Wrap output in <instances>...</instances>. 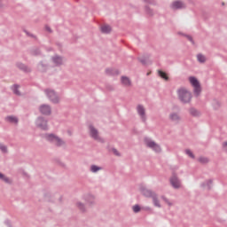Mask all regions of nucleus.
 I'll list each match as a JSON object with an SVG mask.
<instances>
[{"label": "nucleus", "instance_id": "1", "mask_svg": "<svg viewBox=\"0 0 227 227\" xmlns=\"http://www.w3.org/2000/svg\"><path fill=\"white\" fill-rule=\"evenodd\" d=\"M177 96L179 100H181V102L184 104H189L192 98V94H191V91L185 88H180L177 90Z\"/></svg>", "mask_w": 227, "mask_h": 227}, {"label": "nucleus", "instance_id": "2", "mask_svg": "<svg viewBox=\"0 0 227 227\" xmlns=\"http://www.w3.org/2000/svg\"><path fill=\"white\" fill-rule=\"evenodd\" d=\"M189 81L194 90V93L196 95H200V93H201V85H200L198 79L196 77L191 76Z\"/></svg>", "mask_w": 227, "mask_h": 227}, {"label": "nucleus", "instance_id": "3", "mask_svg": "<svg viewBox=\"0 0 227 227\" xmlns=\"http://www.w3.org/2000/svg\"><path fill=\"white\" fill-rule=\"evenodd\" d=\"M45 138L47 139V141H50L51 143H53V145H56V146H63V145H65V142L63 140L54 136L53 134L46 135Z\"/></svg>", "mask_w": 227, "mask_h": 227}, {"label": "nucleus", "instance_id": "4", "mask_svg": "<svg viewBox=\"0 0 227 227\" xmlns=\"http://www.w3.org/2000/svg\"><path fill=\"white\" fill-rule=\"evenodd\" d=\"M142 194H144V196H146L147 198H153L155 207H160V204H159V202L157 201V195L155 193L152 192L146 188H143Z\"/></svg>", "mask_w": 227, "mask_h": 227}, {"label": "nucleus", "instance_id": "5", "mask_svg": "<svg viewBox=\"0 0 227 227\" xmlns=\"http://www.w3.org/2000/svg\"><path fill=\"white\" fill-rule=\"evenodd\" d=\"M145 144L146 146H148V148H152V150H154L157 153L160 152V145H157L154 141L145 138Z\"/></svg>", "mask_w": 227, "mask_h": 227}, {"label": "nucleus", "instance_id": "6", "mask_svg": "<svg viewBox=\"0 0 227 227\" xmlns=\"http://www.w3.org/2000/svg\"><path fill=\"white\" fill-rule=\"evenodd\" d=\"M137 111L141 117L143 121H146V110H145V106L138 105L137 107Z\"/></svg>", "mask_w": 227, "mask_h": 227}, {"label": "nucleus", "instance_id": "7", "mask_svg": "<svg viewBox=\"0 0 227 227\" xmlns=\"http://www.w3.org/2000/svg\"><path fill=\"white\" fill-rule=\"evenodd\" d=\"M90 132L93 139H96V141H102V138H100V136L98 135V131L93 126H90Z\"/></svg>", "mask_w": 227, "mask_h": 227}, {"label": "nucleus", "instance_id": "8", "mask_svg": "<svg viewBox=\"0 0 227 227\" xmlns=\"http://www.w3.org/2000/svg\"><path fill=\"white\" fill-rule=\"evenodd\" d=\"M170 184L174 187V189H179L180 187V180H178V177H176V175H173L170 177Z\"/></svg>", "mask_w": 227, "mask_h": 227}, {"label": "nucleus", "instance_id": "9", "mask_svg": "<svg viewBox=\"0 0 227 227\" xmlns=\"http://www.w3.org/2000/svg\"><path fill=\"white\" fill-rule=\"evenodd\" d=\"M47 95L50 97L51 102H54V104L59 102V98H58V96L53 90H47Z\"/></svg>", "mask_w": 227, "mask_h": 227}, {"label": "nucleus", "instance_id": "10", "mask_svg": "<svg viewBox=\"0 0 227 227\" xmlns=\"http://www.w3.org/2000/svg\"><path fill=\"white\" fill-rule=\"evenodd\" d=\"M36 125L39 127V129L45 130L47 129V121L39 118L36 121Z\"/></svg>", "mask_w": 227, "mask_h": 227}, {"label": "nucleus", "instance_id": "11", "mask_svg": "<svg viewBox=\"0 0 227 227\" xmlns=\"http://www.w3.org/2000/svg\"><path fill=\"white\" fill-rule=\"evenodd\" d=\"M185 4H183L182 1H175L172 3L171 8L173 10H180V8H184Z\"/></svg>", "mask_w": 227, "mask_h": 227}, {"label": "nucleus", "instance_id": "12", "mask_svg": "<svg viewBox=\"0 0 227 227\" xmlns=\"http://www.w3.org/2000/svg\"><path fill=\"white\" fill-rule=\"evenodd\" d=\"M39 111L42 114H51V106L43 105L40 106Z\"/></svg>", "mask_w": 227, "mask_h": 227}, {"label": "nucleus", "instance_id": "13", "mask_svg": "<svg viewBox=\"0 0 227 227\" xmlns=\"http://www.w3.org/2000/svg\"><path fill=\"white\" fill-rule=\"evenodd\" d=\"M121 82L124 86H130V79L129 77L122 76Z\"/></svg>", "mask_w": 227, "mask_h": 227}, {"label": "nucleus", "instance_id": "14", "mask_svg": "<svg viewBox=\"0 0 227 227\" xmlns=\"http://www.w3.org/2000/svg\"><path fill=\"white\" fill-rule=\"evenodd\" d=\"M6 121H9V123H18L19 122V119H17V117H13V116L6 117Z\"/></svg>", "mask_w": 227, "mask_h": 227}, {"label": "nucleus", "instance_id": "15", "mask_svg": "<svg viewBox=\"0 0 227 227\" xmlns=\"http://www.w3.org/2000/svg\"><path fill=\"white\" fill-rule=\"evenodd\" d=\"M101 31L102 33H111V27H109L108 25H103L101 27Z\"/></svg>", "mask_w": 227, "mask_h": 227}, {"label": "nucleus", "instance_id": "16", "mask_svg": "<svg viewBox=\"0 0 227 227\" xmlns=\"http://www.w3.org/2000/svg\"><path fill=\"white\" fill-rule=\"evenodd\" d=\"M169 118L172 121H178V120H180V116H178V114H171L169 115Z\"/></svg>", "mask_w": 227, "mask_h": 227}, {"label": "nucleus", "instance_id": "17", "mask_svg": "<svg viewBox=\"0 0 227 227\" xmlns=\"http://www.w3.org/2000/svg\"><path fill=\"white\" fill-rule=\"evenodd\" d=\"M159 75H160V77H161V79H164L165 81H168V74H166L163 71H159Z\"/></svg>", "mask_w": 227, "mask_h": 227}, {"label": "nucleus", "instance_id": "18", "mask_svg": "<svg viewBox=\"0 0 227 227\" xmlns=\"http://www.w3.org/2000/svg\"><path fill=\"white\" fill-rule=\"evenodd\" d=\"M197 59H198V61H200V63H205V61H207V58H205L201 54L197 55Z\"/></svg>", "mask_w": 227, "mask_h": 227}, {"label": "nucleus", "instance_id": "19", "mask_svg": "<svg viewBox=\"0 0 227 227\" xmlns=\"http://www.w3.org/2000/svg\"><path fill=\"white\" fill-rule=\"evenodd\" d=\"M53 61L56 65H61L63 63V59L60 57H55Z\"/></svg>", "mask_w": 227, "mask_h": 227}, {"label": "nucleus", "instance_id": "20", "mask_svg": "<svg viewBox=\"0 0 227 227\" xmlns=\"http://www.w3.org/2000/svg\"><path fill=\"white\" fill-rule=\"evenodd\" d=\"M190 114H192V116H198V114H200V113L198 112V110L192 108V109H190Z\"/></svg>", "mask_w": 227, "mask_h": 227}, {"label": "nucleus", "instance_id": "21", "mask_svg": "<svg viewBox=\"0 0 227 227\" xmlns=\"http://www.w3.org/2000/svg\"><path fill=\"white\" fill-rule=\"evenodd\" d=\"M90 169L92 173H97V171H100V168L95 165L91 166Z\"/></svg>", "mask_w": 227, "mask_h": 227}, {"label": "nucleus", "instance_id": "22", "mask_svg": "<svg viewBox=\"0 0 227 227\" xmlns=\"http://www.w3.org/2000/svg\"><path fill=\"white\" fill-rule=\"evenodd\" d=\"M18 88H19V86H17V85H14L12 87V90H13V93H15V95H20V92H19Z\"/></svg>", "mask_w": 227, "mask_h": 227}, {"label": "nucleus", "instance_id": "23", "mask_svg": "<svg viewBox=\"0 0 227 227\" xmlns=\"http://www.w3.org/2000/svg\"><path fill=\"white\" fill-rule=\"evenodd\" d=\"M199 161L201 162L202 164H207V162H208V160L205 157H200L199 159Z\"/></svg>", "mask_w": 227, "mask_h": 227}, {"label": "nucleus", "instance_id": "24", "mask_svg": "<svg viewBox=\"0 0 227 227\" xmlns=\"http://www.w3.org/2000/svg\"><path fill=\"white\" fill-rule=\"evenodd\" d=\"M141 210V207L137 205L133 206V211L137 214Z\"/></svg>", "mask_w": 227, "mask_h": 227}, {"label": "nucleus", "instance_id": "25", "mask_svg": "<svg viewBox=\"0 0 227 227\" xmlns=\"http://www.w3.org/2000/svg\"><path fill=\"white\" fill-rule=\"evenodd\" d=\"M0 179L4 180V182H10V179H8V177H5L3 174H0Z\"/></svg>", "mask_w": 227, "mask_h": 227}, {"label": "nucleus", "instance_id": "26", "mask_svg": "<svg viewBox=\"0 0 227 227\" xmlns=\"http://www.w3.org/2000/svg\"><path fill=\"white\" fill-rule=\"evenodd\" d=\"M185 152H186V154L189 155V157H191L192 159H194V154H192V152H191V150L187 149Z\"/></svg>", "mask_w": 227, "mask_h": 227}, {"label": "nucleus", "instance_id": "27", "mask_svg": "<svg viewBox=\"0 0 227 227\" xmlns=\"http://www.w3.org/2000/svg\"><path fill=\"white\" fill-rule=\"evenodd\" d=\"M0 150L4 153H5V152H6V147L3 145V144H0Z\"/></svg>", "mask_w": 227, "mask_h": 227}, {"label": "nucleus", "instance_id": "28", "mask_svg": "<svg viewBox=\"0 0 227 227\" xmlns=\"http://www.w3.org/2000/svg\"><path fill=\"white\" fill-rule=\"evenodd\" d=\"M223 150H224L225 152H227V142H224V143L223 144Z\"/></svg>", "mask_w": 227, "mask_h": 227}, {"label": "nucleus", "instance_id": "29", "mask_svg": "<svg viewBox=\"0 0 227 227\" xmlns=\"http://www.w3.org/2000/svg\"><path fill=\"white\" fill-rule=\"evenodd\" d=\"M113 152L114 153V155H120V153H118V151L116 149H113Z\"/></svg>", "mask_w": 227, "mask_h": 227}, {"label": "nucleus", "instance_id": "30", "mask_svg": "<svg viewBox=\"0 0 227 227\" xmlns=\"http://www.w3.org/2000/svg\"><path fill=\"white\" fill-rule=\"evenodd\" d=\"M164 201H165V203H168V205L170 207L171 202H169V200H164Z\"/></svg>", "mask_w": 227, "mask_h": 227}, {"label": "nucleus", "instance_id": "31", "mask_svg": "<svg viewBox=\"0 0 227 227\" xmlns=\"http://www.w3.org/2000/svg\"><path fill=\"white\" fill-rule=\"evenodd\" d=\"M46 30H48L49 32H51V27H46Z\"/></svg>", "mask_w": 227, "mask_h": 227}, {"label": "nucleus", "instance_id": "32", "mask_svg": "<svg viewBox=\"0 0 227 227\" xmlns=\"http://www.w3.org/2000/svg\"><path fill=\"white\" fill-rule=\"evenodd\" d=\"M81 206H82V204L81 203H78V207L81 208Z\"/></svg>", "mask_w": 227, "mask_h": 227}, {"label": "nucleus", "instance_id": "33", "mask_svg": "<svg viewBox=\"0 0 227 227\" xmlns=\"http://www.w3.org/2000/svg\"><path fill=\"white\" fill-rule=\"evenodd\" d=\"M189 40L192 41V38L190 37Z\"/></svg>", "mask_w": 227, "mask_h": 227}]
</instances>
